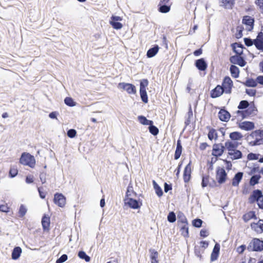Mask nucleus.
I'll list each match as a JSON object with an SVG mask.
<instances>
[{
    "label": "nucleus",
    "instance_id": "obj_1",
    "mask_svg": "<svg viewBox=\"0 0 263 263\" xmlns=\"http://www.w3.org/2000/svg\"><path fill=\"white\" fill-rule=\"evenodd\" d=\"M249 251L260 252L263 250V241L259 238H253L247 247Z\"/></svg>",
    "mask_w": 263,
    "mask_h": 263
},
{
    "label": "nucleus",
    "instance_id": "obj_2",
    "mask_svg": "<svg viewBox=\"0 0 263 263\" xmlns=\"http://www.w3.org/2000/svg\"><path fill=\"white\" fill-rule=\"evenodd\" d=\"M20 162L21 164L28 165L31 168L34 167L35 164V160L34 156L31 155L28 153H24L20 159Z\"/></svg>",
    "mask_w": 263,
    "mask_h": 263
},
{
    "label": "nucleus",
    "instance_id": "obj_3",
    "mask_svg": "<svg viewBox=\"0 0 263 263\" xmlns=\"http://www.w3.org/2000/svg\"><path fill=\"white\" fill-rule=\"evenodd\" d=\"M257 111L256 107L254 104L249 105L247 109L244 111L237 110L236 114L238 116H240L241 118H247L250 116L255 115Z\"/></svg>",
    "mask_w": 263,
    "mask_h": 263
},
{
    "label": "nucleus",
    "instance_id": "obj_4",
    "mask_svg": "<svg viewBox=\"0 0 263 263\" xmlns=\"http://www.w3.org/2000/svg\"><path fill=\"white\" fill-rule=\"evenodd\" d=\"M117 87L119 89L125 90L128 94H136L137 92L135 86L130 83L121 82Z\"/></svg>",
    "mask_w": 263,
    "mask_h": 263
},
{
    "label": "nucleus",
    "instance_id": "obj_5",
    "mask_svg": "<svg viewBox=\"0 0 263 263\" xmlns=\"http://www.w3.org/2000/svg\"><path fill=\"white\" fill-rule=\"evenodd\" d=\"M233 86V81L231 78L228 76L225 77L223 80L221 86L224 93L227 94L231 93Z\"/></svg>",
    "mask_w": 263,
    "mask_h": 263
},
{
    "label": "nucleus",
    "instance_id": "obj_6",
    "mask_svg": "<svg viewBox=\"0 0 263 263\" xmlns=\"http://www.w3.org/2000/svg\"><path fill=\"white\" fill-rule=\"evenodd\" d=\"M227 177V174L223 168L218 167L216 170V179L219 184L225 182Z\"/></svg>",
    "mask_w": 263,
    "mask_h": 263
},
{
    "label": "nucleus",
    "instance_id": "obj_7",
    "mask_svg": "<svg viewBox=\"0 0 263 263\" xmlns=\"http://www.w3.org/2000/svg\"><path fill=\"white\" fill-rule=\"evenodd\" d=\"M225 149L224 146L221 143L214 144L213 145L212 155L216 157L221 156Z\"/></svg>",
    "mask_w": 263,
    "mask_h": 263
},
{
    "label": "nucleus",
    "instance_id": "obj_8",
    "mask_svg": "<svg viewBox=\"0 0 263 263\" xmlns=\"http://www.w3.org/2000/svg\"><path fill=\"white\" fill-rule=\"evenodd\" d=\"M230 62L233 64L238 65L240 67H244L247 63L244 58L238 54L231 56L230 58Z\"/></svg>",
    "mask_w": 263,
    "mask_h": 263
},
{
    "label": "nucleus",
    "instance_id": "obj_9",
    "mask_svg": "<svg viewBox=\"0 0 263 263\" xmlns=\"http://www.w3.org/2000/svg\"><path fill=\"white\" fill-rule=\"evenodd\" d=\"M124 203L125 204L127 205L129 208L133 209H138L142 205L141 202L132 198H128L127 199H125Z\"/></svg>",
    "mask_w": 263,
    "mask_h": 263
},
{
    "label": "nucleus",
    "instance_id": "obj_10",
    "mask_svg": "<svg viewBox=\"0 0 263 263\" xmlns=\"http://www.w3.org/2000/svg\"><path fill=\"white\" fill-rule=\"evenodd\" d=\"M54 202L60 207H63L66 203V198L61 193H55L54 196Z\"/></svg>",
    "mask_w": 263,
    "mask_h": 263
},
{
    "label": "nucleus",
    "instance_id": "obj_11",
    "mask_svg": "<svg viewBox=\"0 0 263 263\" xmlns=\"http://www.w3.org/2000/svg\"><path fill=\"white\" fill-rule=\"evenodd\" d=\"M263 195L262 192L259 190H255L253 191L252 194L249 198V202L250 204L254 203L255 201H258Z\"/></svg>",
    "mask_w": 263,
    "mask_h": 263
},
{
    "label": "nucleus",
    "instance_id": "obj_12",
    "mask_svg": "<svg viewBox=\"0 0 263 263\" xmlns=\"http://www.w3.org/2000/svg\"><path fill=\"white\" fill-rule=\"evenodd\" d=\"M224 92L221 86L218 85L211 90L210 96L212 98H216L221 96Z\"/></svg>",
    "mask_w": 263,
    "mask_h": 263
},
{
    "label": "nucleus",
    "instance_id": "obj_13",
    "mask_svg": "<svg viewBox=\"0 0 263 263\" xmlns=\"http://www.w3.org/2000/svg\"><path fill=\"white\" fill-rule=\"evenodd\" d=\"M195 65L197 68L200 71H204L208 67L207 63L203 58L197 60Z\"/></svg>",
    "mask_w": 263,
    "mask_h": 263
},
{
    "label": "nucleus",
    "instance_id": "obj_14",
    "mask_svg": "<svg viewBox=\"0 0 263 263\" xmlns=\"http://www.w3.org/2000/svg\"><path fill=\"white\" fill-rule=\"evenodd\" d=\"M239 127L245 130H250L254 128V124L250 121H243L239 124Z\"/></svg>",
    "mask_w": 263,
    "mask_h": 263
},
{
    "label": "nucleus",
    "instance_id": "obj_15",
    "mask_svg": "<svg viewBox=\"0 0 263 263\" xmlns=\"http://www.w3.org/2000/svg\"><path fill=\"white\" fill-rule=\"evenodd\" d=\"M218 117L221 121L228 122L231 117V115L227 110L221 109L218 112Z\"/></svg>",
    "mask_w": 263,
    "mask_h": 263
},
{
    "label": "nucleus",
    "instance_id": "obj_16",
    "mask_svg": "<svg viewBox=\"0 0 263 263\" xmlns=\"http://www.w3.org/2000/svg\"><path fill=\"white\" fill-rule=\"evenodd\" d=\"M242 23L250 27L249 30H252L253 28L254 20L253 17L249 15H246L243 16Z\"/></svg>",
    "mask_w": 263,
    "mask_h": 263
},
{
    "label": "nucleus",
    "instance_id": "obj_17",
    "mask_svg": "<svg viewBox=\"0 0 263 263\" xmlns=\"http://www.w3.org/2000/svg\"><path fill=\"white\" fill-rule=\"evenodd\" d=\"M220 245L216 243L213 248V251L211 255V260L214 261L218 258L220 251Z\"/></svg>",
    "mask_w": 263,
    "mask_h": 263
},
{
    "label": "nucleus",
    "instance_id": "obj_18",
    "mask_svg": "<svg viewBox=\"0 0 263 263\" xmlns=\"http://www.w3.org/2000/svg\"><path fill=\"white\" fill-rule=\"evenodd\" d=\"M191 167L189 163L184 168L183 171V180L185 182H188L191 178Z\"/></svg>",
    "mask_w": 263,
    "mask_h": 263
},
{
    "label": "nucleus",
    "instance_id": "obj_19",
    "mask_svg": "<svg viewBox=\"0 0 263 263\" xmlns=\"http://www.w3.org/2000/svg\"><path fill=\"white\" fill-rule=\"evenodd\" d=\"M243 173L241 172H237L233 177L232 181V185L233 186H238L239 182L242 179Z\"/></svg>",
    "mask_w": 263,
    "mask_h": 263
},
{
    "label": "nucleus",
    "instance_id": "obj_20",
    "mask_svg": "<svg viewBox=\"0 0 263 263\" xmlns=\"http://www.w3.org/2000/svg\"><path fill=\"white\" fill-rule=\"evenodd\" d=\"M263 220L260 219L257 223H252L251 224V227L254 229L257 233L263 232Z\"/></svg>",
    "mask_w": 263,
    "mask_h": 263
},
{
    "label": "nucleus",
    "instance_id": "obj_21",
    "mask_svg": "<svg viewBox=\"0 0 263 263\" xmlns=\"http://www.w3.org/2000/svg\"><path fill=\"white\" fill-rule=\"evenodd\" d=\"M233 50L237 54L241 55L243 53V45L241 43H235L231 45Z\"/></svg>",
    "mask_w": 263,
    "mask_h": 263
},
{
    "label": "nucleus",
    "instance_id": "obj_22",
    "mask_svg": "<svg viewBox=\"0 0 263 263\" xmlns=\"http://www.w3.org/2000/svg\"><path fill=\"white\" fill-rule=\"evenodd\" d=\"M22 253V249L20 247H15L12 251L11 258L13 260L18 259Z\"/></svg>",
    "mask_w": 263,
    "mask_h": 263
},
{
    "label": "nucleus",
    "instance_id": "obj_23",
    "mask_svg": "<svg viewBox=\"0 0 263 263\" xmlns=\"http://www.w3.org/2000/svg\"><path fill=\"white\" fill-rule=\"evenodd\" d=\"M238 146V143L236 142H232L231 141H227L224 144V148H227L229 152H232L236 149Z\"/></svg>",
    "mask_w": 263,
    "mask_h": 263
},
{
    "label": "nucleus",
    "instance_id": "obj_24",
    "mask_svg": "<svg viewBox=\"0 0 263 263\" xmlns=\"http://www.w3.org/2000/svg\"><path fill=\"white\" fill-rule=\"evenodd\" d=\"M228 155L230 156V158L232 160L238 159L242 158V153L237 149H235L232 152H228Z\"/></svg>",
    "mask_w": 263,
    "mask_h": 263
},
{
    "label": "nucleus",
    "instance_id": "obj_25",
    "mask_svg": "<svg viewBox=\"0 0 263 263\" xmlns=\"http://www.w3.org/2000/svg\"><path fill=\"white\" fill-rule=\"evenodd\" d=\"M182 147L181 141L180 140H178L177 142V146L174 155V159L175 160H177L180 158L182 153Z\"/></svg>",
    "mask_w": 263,
    "mask_h": 263
},
{
    "label": "nucleus",
    "instance_id": "obj_26",
    "mask_svg": "<svg viewBox=\"0 0 263 263\" xmlns=\"http://www.w3.org/2000/svg\"><path fill=\"white\" fill-rule=\"evenodd\" d=\"M159 47L156 45L153 47L151 48L147 52L146 55L147 58H151L154 57L158 52Z\"/></svg>",
    "mask_w": 263,
    "mask_h": 263
},
{
    "label": "nucleus",
    "instance_id": "obj_27",
    "mask_svg": "<svg viewBox=\"0 0 263 263\" xmlns=\"http://www.w3.org/2000/svg\"><path fill=\"white\" fill-rule=\"evenodd\" d=\"M49 217L44 215L42 219V224L44 230H48L50 226Z\"/></svg>",
    "mask_w": 263,
    "mask_h": 263
},
{
    "label": "nucleus",
    "instance_id": "obj_28",
    "mask_svg": "<svg viewBox=\"0 0 263 263\" xmlns=\"http://www.w3.org/2000/svg\"><path fill=\"white\" fill-rule=\"evenodd\" d=\"M149 251L151 253L150 258L151 260V263H159L157 259L158 257V252L153 249H149Z\"/></svg>",
    "mask_w": 263,
    "mask_h": 263
},
{
    "label": "nucleus",
    "instance_id": "obj_29",
    "mask_svg": "<svg viewBox=\"0 0 263 263\" xmlns=\"http://www.w3.org/2000/svg\"><path fill=\"white\" fill-rule=\"evenodd\" d=\"M230 71L231 76L235 78H237L239 76V68L234 65H232L230 68Z\"/></svg>",
    "mask_w": 263,
    "mask_h": 263
},
{
    "label": "nucleus",
    "instance_id": "obj_30",
    "mask_svg": "<svg viewBox=\"0 0 263 263\" xmlns=\"http://www.w3.org/2000/svg\"><path fill=\"white\" fill-rule=\"evenodd\" d=\"M138 119L139 122L142 125H148L149 124H153V121L152 120H147L145 117L143 116H139Z\"/></svg>",
    "mask_w": 263,
    "mask_h": 263
},
{
    "label": "nucleus",
    "instance_id": "obj_31",
    "mask_svg": "<svg viewBox=\"0 0 263 263\" xmlns=\"http://www.w3.org/2000/svg\"><path fill=\"white\" fill-rule=\"evenodd\" d=\"M229 137L232 140H239L243 136L238 132H234L230 134Z\"/></svg>",
    "mask_w": 263,
    "mask_h": 263
},
{
    "label": "nucleus",
    "instance_id": "obj_32",
    "mask_svg": "<svg viewBox=\"0 0 263 263\" xmlns=\"http://www.w3.org/2000/svg\"><path fill=\"white\" fill-rule=\"evenodd\" d=\"M158 7V10L161 13H167L170 11L171 8L170 5H165L162 4H159Z\"/></svg>",
    "mask_w": 263,
    "mask_h": 263
},
{
    "label": "nucleus",
    "instance_id": "obj_33",
    "mask_svg": "<svg viewBox=\"0 0 263 263\" xmlns=\"http://www.w3.org/2000/svg\"><path fill=\"white\" fill-rule=\"evenodd\" d=\"M180 231L181 234L185 237H189V227L188 223L183 224L181 227Z\"/></svg>",
    "mask_w": 263,
    "mask_h": 263
},
{
    "label": "nucleus",
    "instance_id": "obj_34",
    "mask_svg": "<svg viewBox=\"0 0 263 263\" xmlns=\"http://www.w3.org/2000/svg\"><path fill=\"white\" fill-rule=\"evenodd\" d=\"M148 84V81L147 79H143L140 83V92L146 91V88Z\"/></svg>",
    "mask_w": 263,
    "mask_h": 263
},
{
    "label": "nucleus",
    "instance_id": "obj_35",
    "mask_svg": "<svg viewBox=\"0 0 263 263\" xmlns=\"http://www.w3.org/2000/svg\"><path fill=\"white\" fill-rule=\"evenodd\" d=\"M153 184L154 185V188L155 190L156 193L158 195V197H161L163 195V191L161 188L159 186V185L156 183L155 180L153 181Z\"/></svg>",
    "mask_w": 263,
    "mask_h": 263
},
{
    "label": "nucleus",
    "instance_id": "obj_36",
    "mask_svg": "<svg viewBox=\"0 0 263 263\" xmlns=\"http://www.w3.org/2000/svg\"><path fill=\"white\" fill-rule=\"evenodd\" d=\"M261 176L260 175H254L252 176L250 180V184L252 186H254L257 184Z\"/></svg>",
    "mask_w": 263,
    "mask_h": 263
},
{
    "label": "nucleus",
    "instance_id": "obj_37",
    "mask_svg": "<svg viewBox=\"0 0 263 263\" xmlns=\"http://www.w3.org/2000/svg\"><path fill=\"white\" fill-rule=\"evenodd\" d=\"M243 84L247 87H255L257 86V83L256 80L255 81L253 79H248Z\"/></svg>",
    "mask_w": 263,
    "mask_h": 263
},
{
    "label": "nucleus",
    "instance_id": "obj_38",
    "mask_svg": "<svg viewBox=\"0 0 263 263\" xmlns=\"http://www.w3.org/2000/svg\"><path fill=\"white\" fill-rule=\"evenodd\" d=\"M78 255L79 258L85 260L86 262H89L90 260V257L83 251H79Z\"/></svg>",
    "mask_w": 263,
    "mask_h": 263
},
{
    "label": "nucleus",
    "instance_id": "obj_39",
    "mask_svg": "<svg viewBox=\"0 0 263 263\" xmlns=\"http://www.w3.org/2000/svg\"><path fill=\"white\" fill-rule=\"evenodd\" d=\"M148 125V129L150 133L154 136L157 135L159 133V129L154 125L153 124H149Z\"/></svg>",
    "mask_w": 263,
    "mask_h": 263
},
{
    "label": "nucleus",
    "instance_id": "obj_40",
    "mask_svg": "<svg viewBox=\"0 0 263 263\" xmlns=\"http://www.w3.org/2000/svg\"><path fill=\"white\" fill-rule=\"evenodd\" d=\"M27 208L24 204H21L18 211V216L21 218L23 217L27 213Z\"/></svg>",
    "mask_w": 263,
    "mask_h": 263
},
{
    "label": "nucleus",
    "instance_id": "obj_41",
    "mask_svg": "<svg viewBox=\"0 0 263 263\" xmlns=\"http://www.w3.org/2000/svg\"><path fill=\"white\" fill-rule=\"evenodd\" d=\"M177 218L178 222H180L182 224L187 223V219L183 214V213L179 212L178 214Z\"/></svg>",
    "mask_w": 263,
    "mask_h": 263
},
{
    "label": "nucleus",
    "instance_id": "obj_42",
    "mask_svg": "<svg viewBox=\"0 0 263 263\" xmlns=\"http://www.w3.org/2000/svg\"><path fill=\"white\" fill-rule=\"evenodd\" d=\"M64 103L66 105L70 107H73L76 105V103L74 101L73 99L70 97H66L64 99Z\"/></svg>",
    "mask_w": 263,
    "mask_h": 263
},
{
    "label": "nucleus",
    "instance_id": "obj_43",
    "mask_svg": "<svg viewBox=\"0 0 263 263\" xmlns=\"http://www.w3.org/2000/svg\"><path fill=\"white\" fill-rule=\"evenodd\" d=\"M193 114L192 110L191 107L190 108V109L187 114V118L186 119L184 124L185 125V127L189 125L191 123V118L193 117Z\"/></svg>",
    "mask_w": 263,
    "mask_h": 263
},
{
    "label": "nucleus",
    "instance_id": "obj_44",
    "mask_svg": "<svg viewBox=\"0 0 263 263\" xmlns=\"http://www.w3.org/2000/svg\"><path fill=\"white\" fill-rule=\"evenodd\" d=\"M233 0H221L222 5L225 8H232V6L233 4Z\"/></svg>",
    "mask_w": 263,
    "mask_h": 263
},
{
    "label": "nucleus",
    "instance_id": "obj_45",
    "mask_svg": "<svg viewBox=\"0 0 263 263\" xmlns=\"http://www.w3.org/2000/svg\"><path fill=\"white\" fill-rule=\"evenodd\" d=\"M249 106V103L248 101L247 100H242L240 102L238 106V108L239 109H243L247 108Z\"/></svg>",
    "mask_w": 263,
    "mask_h": 263
},
{
    "label": "nucleus",
    "instance_id": "obj_46",
    "mask_svg": "<svg viewBox=\"0 0 263 263\" xmlns=\"http://www.w3.org/2000/svg\"><path fill=\"white\" fill-rule=\"evenodd\" d=\"M167 220L171 223L174 222L176 220V214L174 212H171L167 215Z\"/></svg>",
    "mask_w": 263,
    "mask_h": 263
},
{
    "label": "nucleus",
    "instance_id": "obj_47",
    "mask_svg": "<svg viewBox=\"0 0 263 263\" xmlns=\"http://www.w3.org/2000/svg\"><path fill=\"white\" fill-rule=\"evenodd\" d=\"M202 220L199 218H196L192 221V224L196 228H200L202 226Z\"/></svg>",
    "mask_w": 263,
    "mask_h": 263
},
{
    "label": "nucleus",
    "instance_id": "obj_48",
    "mask_svg": "<svg viewBox=\"0 0 263 263\" xmlns=\"http://www.w3.org/2000/svg\"><path fill=\"white\" fill-rule=\"evenodd\" d=\"M254 45L258 50L263 51V42L254 39Z\"/></svg>",
    "mask_w": 263,
    "mask_h": 263
},
{
    "label": "nucleus",
    "instance_id": "obj_49",
    "mask_svg": "<svg viewBox=\"0 0 263 263\" xmlns=\"http://www.w3.org/2000/svg\"><path fill=\"white\" fill-rule=\"evenodd\" d=\"M110 24L112 27L117 30L120 29L122 28V24L119 22H109Z\"/></svg>",
    "mask_w": 263,
    "mask_h": 263
},
{
    "label": "nucleus",
    "instance_id": "obj_50",
    "mask_svg": "<svg viewBox=\"0 0 263 263\" xmlns=\"http://www.w3.org/2000/svg\"><path fill=\"white\" fill-rule=\"evenodd\" d=\"M140 95L141 100L144 103H148V100L146 91L140 92Z\"/></svg>",
    "mask_w": 263,
    "mask_h": 263
},
{
    "label": "nucleus",
    "instance_id": "obj_51",
    "mask_svg": "<svg viewBox=\"0 0 263 263\" xmlns=\"http://www.w3.org/2000/svg\"><path fill=\"white\" fill-rule=\"evenodd\" d=\"M243 41L245 45L248 47L254 45V39L252 40L250 38L245 37L243 39Z\"/></svg>",
    "mask_w": 263,
    "mask_h": 263
},
{
    "label": "nucleus",
    "instance_id": "obj_52",
    "mask_svg": "<svg viewBox=\"0 0 263 263\" xmlns=\"http://www.w3.org/2000/svg\"><path fill=\"white\" fill-rule=\"evenodd\" d=\"M17 173L18 171L16 167H11L9 171V176L12 178L14 177L17 175Z\"/></svg>",
    "mask_w": 263,
    "mask_h": 263
},
{
    "label": "nucleus",
    "instance_id": "obj_53",
    "mask_svg": "<svg viewBox=\"0 0 263 263\" xmlns=\"http://www.w3.org/2000/svg\"><path fill=\"white\" fill-rule=\"evenodd\" d=\"M77 134V132L74 129H70L67 131V136L70 138H73L76 137Z\"/></svg>",
    "mask_w": 263,
    "mask_h": 263
},
{
    "label": "nucleus",
    "instance_id": "obj_54",
    "mask_svg": "<svg viewBox=\"0 0 263 263\" xmlns=\"http://www.w3.org/2000/svg\"><path fill=\"white\" fill-rule=\"evenodd\" d=\"M214 135H216V130L214 128H211L208 135V138L210 140H212L214 138Z\"/></svg>",
    "mask_w": 263,
    "mask_h": 263
},
{
    "label": "nucleus",
    "instance_id": "obj_55",
    "mask_svg": "<svg viewBox=\"0 0 263 263\" xmlns=\"http://www.w3.org/2000/svg\"><path fill=\"white\" fill-rule=\"evenodd\" d=\"M68 259V256L66 254H63L60 258L56 260V263H63L66 261Z\"/></svg>",
    "mask_w": 263,
    "mask_h": 263
},
{
    "label": "nucleus",
    "instance_id": "obj_56",
    "mask_svg": "<svg viewBox=\"0 0 263 263\" xmlns=\"http://www.w3.org/2000/svg\"><path fill=\"white\" fill-rule=\"evenodd\" d=\"M246 92L247 95L253 97L255 96L256 93V90L253 89H246Z\"/></svg>",
    "mask_w": 263,
    "mask_h": 263
},
{
    "label": "nucleus",
    "instance_id": "obj_57",
    "mask_svg": "<svg viewBox=\"0 0 263 263\" xmlns=\"http://www.w3.org/2000/svg\"><path fill=\"white\" fill-rule=\"evenodd\" d=\"M209 181V176H203L201 182V185L203 187H204L208 185Z\"/></svg>",
    "mask_w": 263,
    "mask_h": 263
},
{
    "label": "nucleus",
    "instance_id": "obj_58",
    "mask_svg": "<svg viewBox=\"0 0 263 263\" xmlns=\"http://www.w3.org/2000/svg\"><path fill=\"white\" fill-rule=\"evenodd\" d=\"M203 252V250L201 251L200 249L198 247H195V255L200 258H201V254Z\"/></svg>",
    "mask_w": 263,
    "mask_h": 263
},
{
    "label": "nucleus",
    "instance_id": "obj_59",
    "mask_svg": "<svg viewBox=\"0 0 263 263\" xmlns=\"http://www.w3.org/2000/svg\"><path fill=\"white\" fill-rule=\"evenodd\" d=\"M258 158V155L256 154L251 153L248 155V159L249 160H257Z\"/></svg>",
    "mask_w": 263,
    "mask_h": 263
},
{
    "label": "nucleus",
    "instance_id": "obj_60",
    "mask_svg": "<svg viewBox=\"0 0 263 263\" xmlns=\"http://www.w3.org/2000/svg\"><path fill=\"white\" fill-rule=\"evenodd\" d=\"M246 249V246L245 245H242L237 248V252L239 254H242Z\"/></svg>",
    "mask_w": 263,
    "mask_h": 263
},
{
    "label": "nucleus",
    "instance_id": "obj_61",
    "mask_svg": "<svg viewBox=\"0 0 263 263\" xmlns=\"http://www.w3.org/2000/svg\"><path fill=\"white\" fill-rule=\"evenodd\" d=\"M255 3L263 12V0H256Z\"/></svg>",
    "mask_w": 263,
    "mask_h": 263
},
{
    "label": "nucleus",
    "instance_id": "obj_62",
    "mask_svg": "<svg viewBox=\"0 0 263 263\" xmlns=\"http://www.w3.org/2000/svg\"><path fill=\"white\" fill-rule=\"evenodd\" d=\"M110 21L109 22H119L122 20V18L121 17L119 16H116V15H112V16L110 18Z\"/></svg>",
    "mask_w": 263,
    "mask_h": 263
},
{
    "label": "nucleus",
    "instance_id": "obj_63",
    "mask_svg": "<svg viewBox=\"0 0 263 263\" xmlns=\"http://www.w3.org/2000/svg\"><path fill=\"white\" fill-rule=\"evenodd\" d=\"M9 208L6 204H0V211L3 212L7 213L8 212Z\"/></svg>",
    "mask_w": 263,
    "mask_h": 263
},
{
    "label": "nucleus",
    "instance_id": "obj_64",
    "mask_svg": "<svg viewBox=\"0 0 263 263\" xmlns=\"http://www.w3.org/2000/svg\"><path fill=\"white\" fill-rule=\"evenodd\" d=\"M200 235L202 237H206L209 235V232L204 229L201 230L200 232Z\"/></svg>",
    "mask_w": 263,
    "mask_h": 263
}]
</instances>
